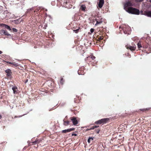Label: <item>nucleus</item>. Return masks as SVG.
Wrapping results in <instances>:
<instances>
[{"label": "nucleus", "mask_w": 151, "mask_h": 151, "mask_svg": "<svg viewBox=\"0 0 151 151\" xmlns=\"http://www.w3.org/2000/svg\"><path fill=\"white\" fill-rule=\"evenodd\" d=\"M18 117L17 116H15L14 117L15 118H17Z\"/></svg>", "instance_id": "a19ab883"}, {"label": "nucleus", "mask_w": 151, "mask_h": 151, "mask_svg": "<svg viewBox=\"0 0 151 151\" xmlns=\"http://www.w3.org/2000/svg\"><path fill=\"white\" fill-rule=\"evenodd\" d=\"M74 128H72L68 129H66L62 131V132L63 133H66L67 132H69L71 131L74 130Z\"/></svg>", "instance_id": "1a4fd4ad"}, {"label": "nucleus", "mask_w": 151, "mask_h": 151, "mask_svg": "<svg viewBox=\"0 0 151 151\" xmlns=\"http://www.w3.org/2000/svg\"><path fill=\"white\" fill-rule=\"evenodd\" d=\"M5 72L7 73L6 76H11L12 73L11 70L10 69H8L6 70H5Z\"/></svg>", "instance_id": "9b49d317"}, {"label": "nucleus", "mask_w": 151, "mask_h": 151, "mask_svg": "<svg viewBox=\"0 0 151 151\" xmlns=\"http://www.w3.org/2000/svg\"><path fill=\"white\" fill-rule=\"evenodd\" d=\"M145 15L148 17H151V11H147L146 12Z\"/></svg>", "instance_id": "4468645a"}, {"label": "nucleus", "mask_w": 151, "mask_h": 151, "mask_svg": "<svg viewBox=\"0 0 151 151\" xmlns=\"http://www.w3.org/2000/svg\"><path fill=\"white\" fill-rule=\"evenodd\" d=\"M126 47L127 49H129V50H130L131 51H133L135 50L136 49V46H131L129 45H127L126 46Z\"/></svg>", "instance_id": "0eeeda50"}, {"label": "nucleus", "mask_w": 151, "mask_h": 151, "mask_svg": "<svg viewBox=\"0 0 151 151\" xmlns=\"http://www.w3.org/2000/svg\"><path fill=\"white\" fill-rule=\"evenodd\" d=\"M86 7L84 5H82L80 7V9L83 12L86 11Z\"/></svg>", "instance_id": "f8f14e48"}, {"label": "nucleus", "mask_w": 151, "mask_h": 151, "mask_svg": "<svg viewBox=\"0 0 151 151\" xmlns=\"http://www.w3.org/2000/svg\"><path fill=\"white\" fill-rule=\"evenodd\" d=\"M40 140H35V141L32 142V143L33 144V145H35L36 144L39 143L40 142Z\"/></svg>", "instance_id": "aec40b11"}, {"label": "nucleus", "mask_w": 151, "mask_h": 151, "mask_svg": "<svg viewBox=\"0 0 151 151\" xmlns=\"http://www.w3.org/2000/svg\"><path fill=\"white\" fill-rule=\"evenodd\" d=\"M93 137H89L88 139L87 142L88 143H90V141L91 140H93Z\"/></svg>", "instance_id": "5701e85b"}, {"label": "nucleus", "mask_w": 151, "mask_h": 151, "mask_svg": "<svg viewBox=\"0 0 151 151\" xmlns=\"http://www.w3.org/2000/svg\"><path fill=\"white\" fill-rule=\"evenodd\" d=\"M101 120L102 124H104L106 123L109 120L108 118H104L101 119Z\"/></svg>", "instance_id": "2eb2a0df"}, {"label": "nucleus", "mask_w": 151, "mask_h": 151, "mask_svg": "<svg viewBox=\"0 0 151 151\" xmlns=\"http://www.w3.org/2000/svg\"><path fill=\"white\" fill-rule=\"evenodd\" d=\"M127 12L129 13L136 15H138L139 14V11L138 9L133 7L131 8Z\"/></svg>", "instance_id": "7ed1b4c3"}, {"label": "nucleus", "mask_w": 151, "mask_h": 151, "mask_svg": "<svg viewBox=\"0 0 151 151\" xmlns=\"http://www.w3.org/2000/svg\"><path fill=\"white\" fill-rule=\"evenodd\" d=\"M32 10H33V9L32 8H31L30 9H27V12H28L29 11Z\"/></svg>", "instance_id": "2f4dec72"}, {"label": "nucleus", "mask_w": 151, "mask_h": 151, "mask_svg": "<svg viewBox=\"0 0 151 151\" xmlns=\"http://www.w3.org/2000/svg\"><path fill=\"white\" fill-rule=\"evenodd\" d=\"M103 39L102 38V37L100 36L98 38V39L99 40H102Z\"/></svg>", "instance_id": "473e14b6"}, {"label": "nucleus", "mask_w": 151, "mask_h": 151, "mask_svg": "<svg viewBox=\"0 0 151 151\" xmlns=\"http://www.w3.org/2000/svg\"><path fill=\"white\" fill-rule=\"evenodd\" d=\"M75 135V136H76L77 134H72V135Z\"/></svg>", "instance_id": "c9c22d12"}, {"label": "nucleus", "mask_w": 151, "mask_h": 151, "mask_svg": "<svg viewBox=\"0 0 151 151\" xmlns=\"http://www.w3.org/2000/svg\"><path fill=\"white\" fill-rule=\"evenodd\" d=\"M94 29H93V28H91L90 29V32H91V33H92L94 31Z\"/></svg>", "instance_id": "7c9ffc66"}, {"label": "nucleus", "mask_w": 151, "mask_h": 151, "mask_svg": "<svg viewBox=\"0 0 151 151\" xmlns=\"http://www.w3.org/2000/svg\"><path fill=\"white\" fill-rule=\"evenodd\" d=\"M63 124L65 126H67L68 125L69 123H70V121H65L64 120H63Z\"/></svg>", "instance_id": "a211bd4d"}, {"label": "nucleus", "mask_w": 151, "mask_h": 151, "mask_svg": "<svg viewBox=\"0 0 151 151\" xmlns=\"http://www.w3.org/2000/svg\"><path fill=\"white\" fill-rule=\"evenodd\" d=\"M78 73L79 75H82V74H81L80 73H79V70H78Z\"/></svg>", "instance_id": "72a5a7b5"}, {"label": "nucleus", "mask_w": 151, "mask_h": 151, "mask_svg": "<svg viewBox=\"0 0 151 151\" xmlns=\"http://www.w3.org/2000/svg\"><path fill=\"white\" fill-rule=\"evenodd\" d=\"M12 89L13 91V93L14 94H16L18 93V90L17 89V88L16 86H13L12 88Z\"/></svg>", "instance_id": "9d476101"}, {"label": "nucleus", "mask_w": 151, "mask_h": 151, "mask_svg": "<svg viewBox=\"0 0 151 151\" xmlns=\"http://www.w3.org/2000/svg\"><path fill=\"white\" fill-rule=\"evenodd\" d=\"M150 108H148V109H147V110H150Z\"/></svg>", "instance_id": "4c0bfd02"}, {"label": "nucleus", "mask_w": 151, "mask_h": 151, "mask_svg": "<svg viewBox=\"0 0 151 151\" xmlns=\"http://www.w3.org/2000/svg\"><path fill=\"white\" fill-rule=\"evenodd\" d=\"M150 2H151V0H150Z\"/></svg>", "instance_id": "37998d69"}, {"label": "nucleus", "mask_w": 151, "mask_h": 151, "mask_svg": "<svg viewBox=\"0 0 151 151\" xmlns=\"http://www.w3.org/2000/svg\"><path fill=\"white\" fill-rule=\"evenodd\" d=\"M96 132L97 133H99V131H100V130H99V129H96Z\"/></svg>", "instance_id": "c756f323"}, {"label": "nucleus", "mask_w": 151, "mask_h": 151, "mask_svg": "<svg viewBox=\"0 0 151 151\" xmlns=\"http://www.w3.org/2000/svg\"><path fill=\"white\" fill-rule=\"evenodd\" d=\"M95 123L96 124H102V122L101 119L95 122Z\"/></svg>", "instance_id": "4be33fe9"}, {"label": "nucleus", "mask_w": 151, "mask_h": 151, "mask_svg": "<svg viewBox=\"0 0 151 151\" xmlns=\"http://www.w3.org/2000/svg\"><path fill=\"white\" fill-rule=\"evenodd\" d=\"M2 53V52L0 50V54H1V53Z\"/></svg>", "instance_id": "e433bc0d"}, {"label": "nucleus", "mask_w": 151, "mask_h": 151, "mask_svg": "<svg viewBox=\"0 0 151 151\" xmlns=\"http://www.w3.org/2000/svg\"><path fill=\"white\" fill-rule=\"evenodd\" d=\"M137 2H141L143 1V0H135Z\"/></svg>", "instance_id": "c85d7f7f"}, {"label": "nucleus", "mask_w": 151, "mask_h": 151, "mask_svg": "<svg viewBox=\"0 0 151 151\" xmlns=\"http://www.w3.org/2000/svg\"><path fill=\"white\" fill-rule=\"evenodd\" d=\"M6 63H7L12 64L13 65H14L16 67H17V66H18L17 64L15 62L11 63L9 61H7V62H6Z\"/></svg>", "instance_id": "dca6fc26"}, {"label": "nucleus", "mask_w": 151, "mask_h": 151, "mask_svg": "<svg viewBox=\"0 0 151 151\" xmlns=\"http://www.w3.org/2000/svg\"><path fill=\"white\" fill-rule=\"evenodd\" d=\"M63 4L66 7H68L67 5L68 4H69L68 1H67L65 0Z\"/></svg>", "instance_id": "6ab92c4d"}, {"label": "nucleus", "mask_w": 151, "mask_h": 151, "mask_svg": "<svg viewBox=\"0 0 151 151\" xmlns=\"http://www.w3.org/2000/svg\"><path fill=\"white\" fill-rule=\"evenodd\" d=\"M1 117H2L0 115V119L1 118Z\"/></svg>", "instance_id": "ea45409f"}, {"label": "nucleus", "mask_w": 151, "mask_h": 151, "mask_svg": "<svg viewBox=\"0 0 151 151\" xmlns=\"http://www.w3.org/2000/svg\"><path fill=\"white\" fill-rule=\"evenodd\" d=\"M132 5V3L131 2L129 1L127 2L124 5V9L126 12H127L132 7L131 6Z\"/></svg>", "instance_id": "f03ea898"}, {"label": "nucleus", "mask_w": 151, "mask_h": 151, "mask_svg": "<svg viewBox=\"0 0 151 151\" xmlns=\"http://www.w3.org/2000/svg\"><path fill=\"white\" fill-rule=\"evenodd\" d=\"M96 126V128H97V127H99V126Z\"/></svg>", "instance_id": "58836bf2"}, {"label": "nucleus", "mask_w": 151, "mask_h": 151, "mask_svg": "<svg viewBox=\"0 0 151 151\" xmlns=\"http://www.w3.org/2000/svg\"><path fill=\"white\" fill-rule=\"evenodd\" d=\"M21 21L20 20V19H16L15 20H14V21H13L12 22L15 24H17L21 22Z\"/></svg>", "instance_id": "f3484780"}, {"label": "nucleus", "mask_w": 151, "mask_h": 151, "mask_svg": "<svg viewBox=\"0 0 151 151\" xmlns=\"http://www.w3.org/2000/svg\"><path fill=\"white\" fill-rule=\"evenodd\" d=\"M137 45L138 47L139 48H140L141 47H142V46L141 45V44L140 42H138L137 44Z\"/></svg>", "instance_id": "393cba45"}, {"label": "nucleus", "mask_w": 151, "mask_h": 151, "mask_svg": "<svg viewBox=\"0 0 151 151\" xmlns=\"http://www.w3.org/2000/svg\"><path fill=\"white\" fill-rule=\"evenodd\" d=\"M150 49H151V47H150Z\"/></svg>", "instance_id": "a18cd8bd"}, {"label": "nucleus", "mask_w": 151, "mask_h": 151, "mask_svg": "<svg viewBox=\"0 0 151 151\" xmlns=\"http://www.w3.org/2000/svg\"><path fill=\"white\" fill-rule=\"evenodd\" d=\"M104 2V0H99V1L98 3L99 7L100 8H101L102 7Z\"/></svg>", "instance_id": "6e6552de"}, {"label": "nucleus", "mask_w": 151, "mask_h": 151, "mask_svg": "<svg viewBox=\"0 0 151 151\" xmlns=\"http://www.w3.org/2000/svg\"><path fill=\"white\" fill-rule=\"evenodd\" d=\"M19 116V117H21V116Z\"/></svg>", "instance_id": "79ce46f5"}, {"label": "nucleus", "mask_w": 151, "mask_h": 151, "mask_svg": "<svg viewBox=\"0 0 151 151\" xmlns=\"http://www.w3.org/2000/svg\"><path fill=\"white\" fill-rule=\"evenodd\" d=\"M1 26H3L5 28L8 29L9 30H11V29L10 28V27L7 25L2 24H1Z\"/></svg>", "instance_id": "ddd939ff"}, {"label": "nucleus", "mask_w": 151, "mask_h": 151, "mask_svg": "<svg viewBox=\"0 0 151 151\" xmlns=\"http://www.w3.org/2000/svg\"><path fill=\"white\" fill-rule=\"evenodd\" d=\"M96 57L93 55H91V56H90L87 58V59H91L92 60H94L95 59Z\"/></svg>", "instance_id": "412c9836"}, {"label": "nucleus", "mask_w": 151, "mask_h": 151, "mask_svg": "<svg viewBox=\"0 0 151 151\" xmlns=\"http://www.w3.org/2000/svg\"><path fill=\"white\" fill-rule=\"evenodd\" d=\"M96 128V126H93L92 127L90 128V129H89V130H91V129H94Z\"/></svg>", "instance_id": "cd10ccee"}, {"label": "nucleus", "mask_w": 151, "mask_h": 151, "mask_svg": "<svg viewBox=\"0 0 151 151\" xmlns=\"http://www.w3.org/2000/svg\"><path fill=\"white\" fill-rule=\"evenodd\" d=\"M13 32H17V29L15 28H13L12 29Z\"/></svg>", "instance_id": "bb28decb"}, {"label": "nucleus", "mask_w": 151, "mask_h": 151, "mask_svg": "<svg viewBox=\"0 0 151 151\" xmlns=\"http://www.w3.org/2000/svg\"><path fill=\"white\" fill-rule=\"evenodd\" d=\"M122 28L124 33L125 34L129 35L131 33V28L128 25L125 24L122 27L120 26L119 28Z\"/></svg>", "instance_id": "f257e3e1"}, {"label": "nucleus", "mask_w": 151, "mask_h": 151, "mask_svg": "<svg viewBox=\"0 0 151 151\" xmlns=\"http://www.w3.org/2000/svg\"><path fill=\"white\" fill-rule=\"evenodd\" d=\"M95 20L96 22V23L95 25L97 26L99 24H101L103 22V19L101 16H98L95 18Z\"/></svg>", "instance_id": "20e7f679"}, {"label": "nucleus", "mask_w": 151, "mask_h": 151, "mask_svg": "<svg viewBox=\"0 0 151 151\" xmlns=\"http://www.w3.org/2000/svg\"><path fill=\"white\" fill-rule=\"evenodd\" d=\"M89 129H87V131H88V130H89Z\"/></svg>", "instance_id": "c03bdc74"}, {"label": "nucleus", "mask_w": 151, "mask_h": 151, "mask_svg": "<svg viewBox=\"0 0 151 151\" xmlns=\"http://www.w3.org/2000/svg\"><path fill=\"white\" fill-rule=\"evenodd\" d=\"M79 29H77L76 30H74L73 31L74 32L76 33H77L79 31Z\"/></svg>", "instance_id": "a878e982"}, {"label": "nucleus", "mask_w": 151, "mask_h": 151, "mask_svg": "<svg viewBox=\"0 0 151 151\" xmlns=\"http://www.w3.org/2000/svg\"><path fill=\"white\" fill-rule=\"evenodd\" d=\"M0 34L2 35H4L7 36H11L10 34H9L6 30L4 29L0 30Z\"/></svg>", "instance_id": "39448f33"}, {"label": "nucleus", "mask_w": 151, "mask_h": 151, "mask_svg": "<svg viewBox=\"0 0 151 151\" xmlns=\"http://www.w3.org/2000/svg\"><path fill=\"white\" fill-rule=\"evenodd\" d=\"M60 82V83L61 84L63 85V84L64 82V81L63 80V78H61Z\"/></svg>", "instance_id": "b1692460"}, {"label": "nucleus", "mask_w": 151, "mask_h": 151, "mask_svg": "<svg viewBox=\"0 0 151 151\" xmlns=\"http://www.w3.org/2000/svg\"><path fill=\"white\" fill-rule=\"evenodd\" d=\"M70 119L74 125H76L78 124V122L76 117H71L70 118Z\"/></svg>", "instance_id": "423d86ee"}, {"label": "nucleus", "mask_w": 151, "mask_h": 151, "mask_svg": "<svg viewBox=\"0 0 151 151\" xmlns=\"http://www.w3.org/2000/svg\"><path fill=\"white\" fill-rule=\"evenodd\" d=\"M28 79H27L26 80V81L25 82V83H27L28 82Z\"/></svg>", "instance_id": "f704fd0d"}]
</instances>
